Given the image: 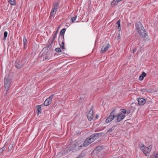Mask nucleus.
Segmentation results:
<instances>
[{
    "instance_id": "f257e3e1",
    "label": "nucleus",
    "mask_w": 158,
    "mask_h": 158,
    "mask_svg": "<svg viewBox=\"0 0 158 158\" xmlns=\"http://www.w3.org/2000/svg\"><path fill=\"white\" fill-rule=\"evenodd\" d=\"M102 135V133L94 134L87 138L84 141L83 146L87 147L92 142L97 139Z\"/></svg>"
},
{
    "instance_id": "f03ea898",
    "label": "nucleus",
    "mask_w": 158,
    "mask_h": 158,
    "mask_svg": "<svg viewBox=\"0 0 158 158\" xmlns=\"http://www.w3.org/2000/svg\"><path fill=\"white\" fill-rule=\"evenodd\" d=\"M13 78V74L12 73L7 74L4 79V87L5 88V91H6L4 95H6L7 91L9 90L11 81Z\"/></svg>"
},
{
    "instance_id": "7ed1b4c3",
    "label": "nucleus",
    "mask_w": 158,
    "mask_h": 158,
    "mask_svg": "<svg viewBox=\"0 0 158 158\" xmlns=\"http://www.w3.org/2000/svg\"><path fill=\"white\" fill-rule=\"evenodd\" d=\"M136 27L138 32L140 35H141L143 37H145L147 35V33L145 30L141 23L138 22L135 24Z\"/></svg>"
},
{
    "instance_id": "20e7f679",
    "label": "nucleus",
    "mask_w": 158,
    "mask_h": 158,
    "mask_svg": "<svg viewBox=\"0 0 158 158\" xmlns=\"http://www.w3.org/2000/svg\"><path fill=\"white\" fill-rule=\"evenodd\" d=\"M82 148L81 145L79 146L76 144H73L71 146L67 147L64 150V153L67 154L70 152H73L80 150Z\"/></svg>"
},
{
    "instance_id": "39448f33",
    "label": "nucleus",
    "mask_w": 158,
    "mask_h": 158,
    "mask_svg": "<svg viewBox=\"0 0 158 158\" xmlns=\"http://www.w3.org/2000/svg\"><path fill=\"white\" fill-rule=\"evenodd\" d=\"M26 62V59H22L21 60L16 61L15 66L17 69L21 68Z\"/></svg>"
},
{
    "instance_id": "423d86ee",
    "label": "nucleus",
    "mask_w": 158,
    "mask_h": 158,
    "mask_svg": "<svg viewBox=\"0 0 158 158\" xmlns=\"http://www.w3.org/2000/svg\"><path fill=\"white\" fill-rule=\"evenodd\" d=\"M115 110V109H114L111 112L110 116L107 118L106 120V123H108L110 122L115 117V116L114 114V112Z\"/></svg>"
},
{
    "instance_id": "0eeeda50",
    "label": "nucleus",
    "mask_w": 158,
    "mask_h": 158,
    "mask_svg": "<svg viewBox=\"0 0 158 158\" xmlns=\"http://www.w3.org/2000/svg\"><path fill=\"white\" fill-rule=\"evenodd\" d=\"M93 106H92L90 110L88 112L87 116L89 120L91 121L94 118Z\"/></svg>"
},
{
    "instance_id": "6e6552de",
    "label": "nucleus",
    "mask_w": 158,
    "mask_h": 158,
    "mask_svg": "<svg viewBox=\"0 0 158 158\" xmlns=\"http://www.w3.org/2000/svg\"><path fill=\"white\" fill-rule=\"evenodd\" d=\"M58 41L60 46L63 49H64V36L59 35Z\"/></svg>"
},
{
    "instance_id": "1a4fd4ad",
    "label": "nucleus",
    "mask_w": 158,
    "mask_h": 158,
    "mask_svg": "<svg viewBox=\"0 0 158 158\" xmlns=\"http://www.w3.org/2000/svg\"><path fill=\"white\" fill-rule=\"evenodd\" d=\"M54 94L51 95L50 97L47 98L44 102V106H47L50 105L52 102V99L54 96Z\"/></svg>"
},
{
    "instance_id": "9d476101",
    "label": "nucleus",
    "mask_w": 158,
    "mask_h": 158,
    "mask_svg": "<svg viewBox=\"0 0 158 158\" xmlns=\"http://www.w3.org/2000/svg\"><path fill=\"white\" fill-rule=\"evenodd\" d=\"M117 117L116 120L117 122H120L122 121L124 118L125 116L122 114L121 113L118 114L116 115L115 117Z\"/></svg>"
},
{
    "instance_id": "9b49d317",
    "label": "nucleus",
    "mask_w": 158,
    "mask_h": 158,
    "mask_svg": "<svg viewBox=\"0 0 158 158\" xmlns=\"http://www.w3.org/2000/svg\"><path fill=\"white\" fill-rule=\"evenodd\" d=\"M58 33V30H57L56 31V32L54 33L52 39V40H50V39L49 40V42H50V44L48 46H47L48 48H50L52 47V46L53 42L54 40L55 39Z\"/></svg>"
},
{
    "instance_id": "f8f14e48",
    "label": "nucleus",
    "mask_w": 158,
    "mask_h": 158,
    "mask_svg": "<svg viewBox=\"0 0 158 158\" xmlns=\"http://www.w3.org/2000/svg\"><path fill=\"white\" fill-rule=\"evenodd\" d=\"M152 147L151 145H150L148 147H147L145 150L143 151V154L146 156H148L152 149Z\"/></svg>"
},
{
    "instance_id": "ddd939ff",
    "label": "nucleus",
    "mask_w": 158,
    "mask_h": 158,
    "mask_svg": "<svg viewBox=\"0 0 158 158\" xmlns=\"http://www.w3.org/2000/svg\"><path fill=\"white\" fill-rule=\"evenodd\" d=\"M110 47V45L109 43L107 44L106 46L103 45L101 49V52L102 53L105 52L106 51L108 50Z\"/></svg>"
},
{
    "instance_id": "4468645a",
    "label": "nucleus",
    "mask_w": 158,
    "mask_h": 158,
    "mask_svg": "<svg viewBox=\"0 0 158 158\" xmlns=\"http://www.w3.org/2000/svg\"><path fill=\"white\" fill-rule=\"evenodd\" d=\"M138 104L139 105H143L145 103V99L142 98H139L138 99Z\"/></svg>"
},
{
    "instance_id": "2eb2a0df",
    "label": "nucleus",
    "mask_w": 158,
    "mask_h": 158,
    "mask_svg": "<svg viewBox=\"0 0 158 158\" xmlns=\"http://www.w3.org/2000/svg\"><path fill=\"white\" fill-rule=\"evenodd\" d=\"M60 2V0H58L56 2H55L53 4V8L57 10L58 8L59 7Z\"/></svg>"
},
{
    "instance_id": "dca6fc26",
    "label": "nucleus",
    "mask_w": 158,
    "mask_h": 158,
    "mask_svg": "<svg viewBox=\"0 0 158 158\" xmlns=\"http://www.w3.org/2000/svg\"><path fill=\"white\" fill-rule=\"evenodd\" d=\"M103 149V147L102 146H98L97 147L94 149V151L96 152L97 153H99Z\"/></svg>"
},
{
    "instance_id": "f3484780",
    "label": "nucleus",
    "mask_w": 158,
    "mask_h": 158,
    "mask_svg": "<svg viewBox=\"0 0 158 158\" xmlns=\"http://www.w3.org/2000/svg\"><path fill=\"white\" fill-rule=\"evenodd\" d=\"M150 158H158V152H154L151 156Z\"/></svg>"
},
{
    "instance_id": "a211bd4d",
    "label": "nucleus",
    "mask_w": 158,
    "mask_h": 158,
    "mask_svg": "<svg viewBox=\"0 0 158 158\" xmlns=\"http://www.w3.org/2000/svg\"><path fill=\"white\" fill-rule=\"evenodd\" d=\"M146 73L144 72H143L141 75L139 77V79L140 81H142L144 77L146 75Z\"/></svg>"
},
{
    "instance_id": "6ab92c4d",
    "label": "nucleus",
    "mask_w": 158,
    "mask_h": 158,
    "mask_svg": "<svg viewBox=\"0 0 158 158\" xmlns=\"http://www.w3.org/2000/svg\"><path fill=\"white\" fill-rule=\"evenodd\" d=\"M57 10L56 9L52 8L51 12L50 17H52L56 13Z\"/></svg>"
},
{
    "instance_id": "aec40b11",
    "label": "nucleus",
    "mask_w": 158,
    "mask_h": 158,
    "mask_svg": "<svg viewBox=\"0 0 158 158\" xmlns=\"http://www.w3.org/2000/svg\"><path fill=\"white\" fill-rule=\"evenodd\" d=\"M119 2H120L119 0H114L111 5L112 6H114L117 5Z\"/></svg>"
},
{
    "instance_id": "412c9836",
    "label": "nucleus",
    "mask_w": 158,
    "mask_h": 158,
    "mask_svg": "<svg viewBox=\"0 0 158 158\" xmlns=\"http://www.w3.org/2000/svg\"><path fill=\"white\" fill-rule=\"evenodd\" d=\"M23 42L24 44V48H25L27 47V40L26 38H24L23 39Z\"/></svg>"
},
{
    "instance_id": "4be33fe9",
    "label": "nucleus",
    "mask_w": 158,
    "mask_h": 158,
    "mask_svg": "<svg viewBox=\"0 0 158 158\" xmlns=\"http://www.w3.org/2000/svg\"><path fill=\"white\" fill-rule=\"evenodd\" d=\"M114 127H112L111 128L107 131L106 133V134H111L110 133V132H111L114 130Z\"/></svg>"
},
{
    "instance_id": "5701e85b",
    "label": "nucleus",
    "mask_w": 158,
    "mask_h": 158,
    "mask_svg": "<svg viewBox=\"0 0 158 158\" xmlns=\"http://www.w3.org/2000/svg\"><path fill=\"white\" fill-rule=\"evenodd\" d=\"M10 4L12 5H15V0H9Z\"/></svg>"
},
{
    "instance_id": "b1692460",
    "label": "nucleus",
    "mask_w": 158,
    "mask_h": 158,
    "mask_svg": "<svg viewBox=\"0 0 158 158\" xmlns=\"http://www.w3.org/2000/svg\"><path fill=\"white\" fill-rule=\"evenodd\" d=\"M147 147H145L144 145H141L140 147V149L143 152V151L147 148Z\"/></svg>"
},
{
    "instance_id": "393cba45",
    "label": "nucleus",
    "mask_w": 158,
    "mask_h": 158,
    "mask_svg": "<svg viewBox=\"0 0 158 158\" xmlns=\"http://www.w3.org/2000/svg\"><path fill=\"white\" fill-rule=\"evenodd\" d=\"M41 105L37 106V111L38 113H41Z\"/></svg>"
},
{
    "instance_id": "a878e982",
    "label": "nucleus",
    "mask_w": 158,
    "mask_h": 158,
    "mask_svg": "<svg viewBox=\"0 0 158 158\" xmlns=\"http://www.w3.org/2000/svg\"><path fill=\"white\" fill-rule=\"evenodd\" d=\"M13 146V143H11L9 147H8V149L9 150H11Z\"/></svg>"
},
{
    "instance_id": "bb28decb",
    "label": "nucleus",
    "mask_w": 158,
    "mask_h": 158,
    "mask_svg": "<svg viewBox=\"0 0 158 158\" xmlns=\"http://www.w3.org/2000/svg\"><path fill=\"white\" fill-rule=\"evenodd\" d=\"M116 24L118 25V29H121L120 28V21L119 20H118Z\"/></svg>"
},
{
    "instance_id": "cd10ccee",
    "label": "nucleus",
    "mask_w": 158,
    "mask_h": 158,
    "mask_svg": "<svg viewBox=\"0 0 158 158\" xmlns=\"http://www.w3.org/2000/svg\"><path fill=\"white\" fill-rule=\"evenodd\" d=\"M65 29L64 28L62 29L60 31V34L61 35H64L65 33Z\"/></svg>"
},
{
    "instance_id": "c85d7f7f",
    "label": "nucleus",
    "mask_w": 158,
    "mask_h": 158,
    "mask_svg": "<svg viewBox=\"0 0 158 158\" xmlns=\"http://www.w3.org/2000/svg\"><path fill=\"white\" fill-rule=\"evenodd\" d=\"M77 17V15H76L75 17H73L71 19L72 23H73L76 20Z\"/></svg>"
},
{
    "instance_id": "c756f323",
    "label": "nucleus",
    "mask_w": 158,
    "mask_h": 158,
    "mask_svg": "<svg viewBox=\"0 0 158 158\" xmlns=\"http://www.w3.org/2000/svg\"><path fill=\"white\" fill-rule=\"evenodd\" d=\"M7 34H8V33L7 31H5L4 32V37H3V39L4 40H6V38L7 36Z\"/></svg>"
},
{
    "instance_id": "7c9ffc66",
    "label": "nucleus",
    "mask_w": 158,
    "mask_h": 158,
    "mask_svg": "<svg viewBox=\"0 0 158 158\" xmlns=\"http://www.w3.org/2000/svg\"><path fill=\"white\" fill-rule=\"evenodd\" d=\"M84 156V154L82 152H81V154L79 155L78 157L76 158H82Z\"/></svg>"
},
{
    "instance_id": "2f4dec72",
    "label": "nucleus",
    "mask_w": 158,
    "mask_h": 158,
    "mask_svg": "<svg viewBox=\"0 0 158 158\" xmlns=\"http://www.w3.org/2000/svg\"><path fill=\"white\" fill-rule=\"evenodd\" d=\"M121 35L120 33H118L117 36L116 37V38L117 40H118L121 38Z\"/></svg>"
},
{
    "instance_id": "473e14b6",
    "label": "nucleus",
    "mask_w": 158,
    "mask_h": 158,
    "mask_svg": "<svg viewBox=\"0 0 158 158\" xmlns=\"http://www.w3.org/2000/svg\"><path fill=\"white\" fill-rule=\"evenodd\" d=\"M55 51L56 52H61V50H60V49L59 48H56L55 49Z\"/></svg>"
},
{
    "instance_id": "72a5a7b5",
    "label": "nucleus",
    "mask_w": 158,
    "mask_h": 158,
    "mask_svg": "<svg viewBox=\"0 0 158 158\" xmlns=\"http://www.w3.org/2000/svg\"><path fill=\"white\" fill-rule=\"evenodd\" d=\"M122 111L124 113H126L127 110L125 109H121Z\"/></svg>"
},
{
    "instance_id": "f704fd0d",
    "label": "nucleus",
    "mask_w": 158,
    "mask_h": 158,
    "mask_svg": "<svg viewBox=\"0 0 158 158\" xmlns=\"http://www.w3.org/2000/svg\"><path fill=\"white\" fill-rule=\"evenodd\" d=\"M6 143H5V144L4 145V146L2 148H1V149L3 151L4 150H5V145H6Z\"/></svg>"
},
{
    "instance_id": "c9c22d12",
    "label": "nucleus",
    "mask_w": 158,
    "mask_h": 158,
    "mask_svg": "<svg viewBox=\"0 0 158 158\" xmlns=\"http://www.w3.org/2000/svg\"><path fill=\"white\" fill-rule=\"evenodd\" d=\"M136 51V49L135 48H134L133 49V53H134L135 51Z\"/></svg>"
},
{
    "instance_id": "e433bc0d",
    "label": "nucleus",
    "mask_w": 158,
    "mask_h": 158,
    "mask_svg": "<svg viewBox=\"0 0 158 158\" xmlns=\"http://www.w3.org/2000/svg\"><path fill=\"white\" fill-rule=\"evenodd\" d=\"M151 89H148V90L147 91L148 92H149V93H152V91H151Z\"/></svg>"
},
{
    "instance_id": "4c0bfd02",
    "label": "nucleus",
    "mask_w": 158,
    "mask_h": 158,
    "mask_svg": "<svg viewBox=\"0 0 158 158\" xmlns=\"http://www.w3.org/2000/svg\"><path fill=\"white\" fill-rule=\"evenodd\" d=\"M48 58V56H46L45 57V60H46V59H47Z\"/></svg>"
},
{
    "instance_id": "58836bf2",
    "label": "nucleus",
    "mask_w": 158,
    "mask_h": 158,
    "mask_svg": "<svg viewBox=\"0 0 158 158\" xmlns=\"http://www.w3.org/2000/svg\"><path fill=\"white\" fill-rule=\"evenodd\" d=\"M3 151L1 149H0V154L2 153Z\"/></svg>"
},
{
    "instance_id": "ea45409f",
    "label": "nucleus",
    "mask_w": 158,
    "mask_h": 158,
    "mask_svg": "<svg viewBox=\"0 0 158 158\" xmlns=\"http://www.w3.org/2000/svg\"><path fill=\"white\" fill-rule=\"evenodd\" d=\"M98 115H96L95 116V118L96 119H98Z\"/></svg>"
},
{
    "instance_id": "a19ab883",
    "label": "nucleus",
    "mask_w": 158,
    "mask_h": 158,
    "mask_svg": "<svg viewBox=\"0 0 158 158\" xmlns=\"http://www.w3.org/2000/svg\"><path fill=\"white\" fill-rule=\"evenodd\" d=\"M1 85H0V89H1Z\"/></svg>"
},
{
    "instance_id": "79ce46f5",
    "label": "nucleus",
    "mask_w": 158,
    "mask_h": 158,
    "mask_svg": "<svg viewBox=\"0 0 158 158\" xmlns=\"http://www.w3.org/2000/svg\"><path fill=\"white\" fill-rule=\"evenodd\" d=\"M142 90H146L145 89H142Z\"/></svg>"
},
{
    "instance_id": "37998d69",
    "label": "nucleus",
    "mask_w": 158,
    "mask_h": 158,
    "mask_svg": "<svg viewBox=\"0 0 158 158\" xmlns=\"http://www.w3.org/2000/svg\"><path fill=\"white\" fill-rule=\"evenodd\" d=\"M1 112H2V110H1V111H0V113H1Z\"/></svg>"
},
{
    "instance_id": "c03bdc74",
    "label": "nucleus",
    "mask_w": 158,
    "mask_h": 158,
    "mask_svg": "<svg viewBox=\"0 0 158 158\" xmlns=\"http://www.w3.org/2000/svg\"><path fill=\"white\" fill-rule=\"evenodd\" d=\"M122 158H123V157H122Z\"/></svg>"
}]
</instances>
